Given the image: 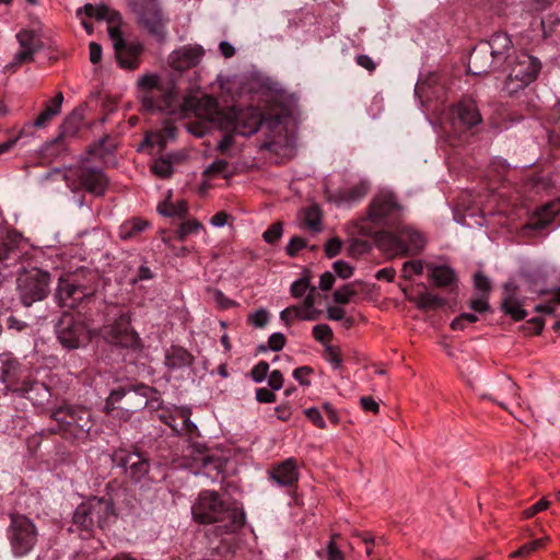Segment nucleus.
I'll list each match as a JSON object with an SVG mask.
<instances>
[{
    "instance_id": "nucleus-1",
    "label": "nucleus",
    "mask_w": 560,
    "mask_h": 560,
    "mask_svg": "<svg viewBox=\"0 0 560 560\" xmlns=\"http://www.w3.org/2000/svg\"><path fill=\"white\" fill-rule=\"evenodd\" d=\"M191 514L200 524L220 523L224 533L242 527L245 515L237 508L226 505L218 492L203 490L191 506Z\"/></svg>"
},
{
    "instance_id": "nucleus-2",
    "label": "nucleus",
    "mask_w": 560,
    "mask_h": 560,
    "mask_svg": "<svg viewBox=\"0 0 560 560\" xmlns=\"http://www.w3.org/2000/svg\"><path fill=\"white\" fill-rule=\"evenodd\" d=\"M116 509L110 498H90L82 502L73 513V525L91 535L94 528H104L115 522Z\"/></svg>"
},
{
    "instance_id": "nucleus-3",
    "label": "nucleus",
    "mask_w": 560,
    "mask_h": 560,
    "mask_svg": "<svg viewBox=\"0 0 560 560\" xmlns=\"http://www.w3.org/2000/svg\"><path fill=\"white\" fill-rule=\"evenodd\" d=\"M62 177L72 191L83 189L95 197L103 196L109 183L102 168L88 164L67 167Z\"/></svg>"
},
{
    "instance_id": "nucleus-4",
    "label": "nucleus",
    "mask_w": 560,
    "mask_h": 560,
    "mask_svg": "<svg viewBox=\"0 0 560 560\" xmlns=\"http://www.w3.org/2000/svg\"><path fill=\"white\" fill-rule=\"evenodd\" d=\"M51 418L58 425V431L74 439L85 438L93 427L91 410L80 406H62L54 410Z\"/></svg>"
},
{
    "instance_id": "nucleus-5",
    "label": "nucleus",
    "mask_w": 560,
    "mask_h": 560,
    "mask_svg": "<svg viewBox=\"0 0 560 560\" xmlns=\"http://www.w3.org/2000/svg\"><path fill=\"white\" fill-rule=\"evenodd\" d=\"M541 68L540 61L526 52H520L510 61V71L503 90L513 95L536 80Z\"/></svg>"
},
{
    "instance_id": "nucleus-6",
    "label": "nucleus",
    "mask_w": 560,
    "mask_h": 560,
    "mask_svg": "<svg viewBox=\"0 0 560 560\" xmlns=\"http://www.w3.org/2000/svg\"><path fill=\"white\" fill-rule=\"evenodd\" d=\"M128 7L141 27L159 39L165 38L167 19L160 0H129Z\"/></svg>"
},
{
    "instance_id": "nucleus-7",
    "label": "nucleus",
    "mask_w": 560,
    "mask_h": 560,
    "mask_svg": "<svg viewBox=\"0 0 560 560\" xmlns=\"http://www.w3.org/2000/svg\"><path fill=\"white\" fill-rule=\"evenodd\" d=\"M50 275L38 268L23 270L16 279V289L24 306L45 300L50 292Z\"/></svg>"
},
{
    "instance_id": "nucleus-8",
    "label": "nucleus",
    "mask_w": 560,
    "mask_h": 560,
    "mask_svg": "<svg viewBox=\"0 0 560 560\" xmlns=\"http://www.w3.org/2000/svg\"><path fill=\"white\" fill-rule=\"evenodd\" d=\"M153 393L154 388L142 384L112 390L106 399L105 410L109 413L119 409L129 416L145 408Z\"/></svg>"
},
{
    "instance_id": "nucleus-9",
    "label": "nucleus",
    "mask_w": 560,
    "mask_h": 560,
    "mask_svg": "<svg viewBox=\"0 0 560 560\" xmlns=\"http://www.w3.org/2000/svg\"><path fill=\"white\" fill-rule=\"evenodd\" d=\"M402 206L389 190L378 191L371 200L368 220L378 226H395L401 217Z\"/></svg>"
},
{
    "instance_id": "nucleus-10",
    "label": "nucleus",
    "mask_w": 560,
    "mask_h": 560,
    "mask_svg": "<svg viewBox=\"0 0 560 560\" xmlns=\"http://www.w3.org/2000/svg\"><path fill=\"white\" fill-rule=\"evenodd\" d=\"M8 528V539L15 557L30 553L37 541V529L28 517L21 514H11Z\"/></svg>"
},
{
    "instance_id": "nucleus-11",
    "label": "nucleus",
    "mask_w": 560,
    "mask_h": 560,
    "mask_svg": "<svg viewBox=\"0 0 560 560\" xmlns=\"http://www.w3.org/2000/svg\"><path fill=\"white\" fill-rule=\"evenodd\" d=\"M261 122V113L253 107L229 108L225 113L219 115V128L221 130H232L243 137L256 133Z\"/></svg>"
},
{
    "instance_id": "nucleus-12",
    "label": "nucleus",
    "mask_w": 560,
    "mask_h": 560,
    "mask_svg": "<svg viewBox=\"0 0 560 560\" xmlns=\"http://www.w3.org/2000/svg\"><path fill=\"white\" fill-rule=\"evenodd\" d=\"M101 336L110 345L137 349L140 347V337L131 327V316L121 312L101 328Z\"/></svg>"
},
{
    "instance_id": "nucleus-13",
    "label": "nucleus",
    "mask_w": 560,
    "mask_h": 560,
    "mask_svg": "<svg viewBox=\"0 0 560 560\" xmlns=\"http://www.w3.org/2000/svg\"><path fill=\"white\" fill-rule=\"evenodd\" d=\"M56 334L67 349H78L90 340V330L80 315L63 314L56 326Z\"/></svg>"
},
{
    "instance_id": "nucleus-14",
    "label": "nucleus",
    "mask_w": 560,
    "mask_h": 560,
    "mask_svg": "<svg viewBox=\"0 0 560 560\" xmlns=\"http://www.w3.org/2000/svg\"><path fill=\"white\" fill-rule=\"evenodd\" d=\"M114 462L133 483L144 487L150 481V462L142 453L119 451Z\"/></svg>"
},
{
    "instance_id": "nucleus-15",
    "label": "nucleus",
    "mask_w": 560,
    "mask_h": 560,
    "mask_svg": "<svg viewBox=\"0 0 560 560\" xmlns=\"http://www.w3.org/2000/svg\"><path fill=\"white\" fill-rule=\"evenodd\" d=\"M18 362L15 361L8 363V366L2 373L3 383H8L14 393L25 397L32 401L33 405H43L50 396L48 387L42 382L32 380H25L20 385H15L13 372Z\"/></svg>"
},
{
    "instance_id": "nucleus-16",
    "label": "nucleus",
    "mask_w": 560,
    "mask_h": 560,
    "mask_svg": "<svg viewBox=\"0 0 560 560\" xmlns=\"http://www.w3.org/2000/svg\"><path fill=\"white\" fill-rule=\"evenodd\" d=\"M388 249L395 255L413 256L419 254L425 245V238L421 233L411 228H402L398 234L388 233Z\"/></svg>"
},
{
    "instance_id": "nucleus-17",
    "label": "nucleus",
    "mask_w": 560,
    "mask_h": 560,
    "mask_svg": "<svg viewBox=\"0 0 560 560\" xmlns=\"http://www.w3.org/2000/svg\"><path fill=\"white\" fill-rule=\"evenodd\" d=\"M180 112L187 116L188 113H192L195 116L206 118L217 122L219 126V115L225 113V110L218 109V102L210 95H189L186 96L182 104H179Z\"/></svg>"
},
{
    "instance_id": "nucleus-18",
    "label": "nucleus",
    "mask_w": 560,
    "mask_h": 560,
    "mask_svg": "<svg viewBox=\"0 0 560 560\" xmlns=\"http://www.w3.org/2000/svg\"><path fill=\"white\" fill-rule=\"evenodd\" d=\"M16 40L21 50L14 55L10 67H19L22 63L31 62L34 55L43 49L42 38L36 31L24 28L16 34Z\"/></svg>"
},
{
    "instance_id": "nucleus-19",
    "label": "nucleus",
    "mask_w": 560,
    "mask_h": 560,
    "mask_svg": "<svg viewBox=\"0 0 560 560\" xmlns=\"http://www.w3.org/2000/svg\"><path fill=\"white\" fill-rule=\"evenodd\" d=\"M450 121L455 132L462 131L480 124L481 115L472 101H463L451 109Z\"/></svg>"
},
{
    "instance_id": "nucleus-20",
    "label": "nucleus",
    "mask_w": 560,
    "mask_h": 560,
    "mask_svg": "<svg viewBox=\"0 0 560 560\" xmlns=\"http://www.w3.org/2000/svg\"><path fill=\"white\" fill-rule=\"evenodd\" d=\"M205 56V49L200 45H185L168 56L170 67L178 72L186 71L199 65Z\"/></svg>"
},
{
    "instance_id": "nucleus-21",
    "label": "nucleus",
    "mask_w": 560,
    "mask_h": 560,
    "mask_svg": "<svg viewBox=\"0 0 560 560\" xmlns=\"http://www.w3.org/2000/svg\"><path fill=\"white\" fill-rule=\"evenodd\" d=\"M501 66L497 62L495 57L492 56V50H489V46L482 43H479L472 49L468 59V71L474 75L487 74Z\"/></svg>"
},
{
    "instance_id": "nucleus-22",
    "label": "nucleus",
    "mask_w": 560,
    "mask_h": 560,
    "mask_svg": "<svg viewBox=\"0 0 560 560\" xmlns=\"http://www.w3.org/2000/svg\"><path fill=\"white\" fill-rule=\"evenodd\" d=\"M269 478L280 487H293L299 480L298 463L290 457L268 470Z\"/></svg>"
},
{
    "instance_id": "nucleus-23",
    "label": "nucleus",
    "mask_w": 560,
    "mask_h": 560,
    "mask_svg": "<svg viewBox=\"0 0 560 560\" xmlns=\"http://www.w3.org/2000/svg\"><path fill=\"white\" fill-rule=\"evenodd\" d=\"M370 183L368 180H360L347 189H339L329 196V200L337 207H350L361 199H363L369 190Z\"/></svg>"
},
{
    "instance_id": "nucleus-24",
    "label": "nucleus",
    "mask_w": 560,
    "mask_h": 560,
    "mask_svg": "<svg viewBox=\"0 0 560 560\" xmlns=\"http://www.w3.org/2000/svg\"><path fill=\"white\" fill-rule=\"evenodd\" d=\"M89 294L90 292L86 290V288L78 284L73 279H59L56 296L61 304L72 306L74 303L81 301Z\"/></svg>"
},
{
    "instance_id": "nucleus-25",
    "label": "nucleus",
    "mask_w": 560,
    "mask_h": 560,
    "mask_svg": "<svg viewBox=\"0 0 560 560\" xmlns=\"http://www.w3.org/2000/svg\"><path fill=\"white\" fill-rule=\"evenodd\" d=\"M154 102L151 106H143L147 110L154 112L160 110L167 114H174L176 112L177 96L175 93L174 85L171 83L162 84L154 90Z\"/></svg>"
},
{
    "instance_id": "nucleus-26",
    "label": "nucleus",
    "mask_w": 560,
    "mask_h": 560,
    "mask_svg": "<svg viewBox=\"0 0 560 560\" xmlns=\"http://www.w3.org/2000/svg\"><path fill=\"white\" fill-rule=\"evenodd\" d=\"M501 308L514 320H521L527 315L526 311L522 308L517 296V287L513 282H508L503 287Z\"/></svg>"
},
{
    "instance_id": "nucleus-27",
    "label": "nucleus",
    "mask_w": 560,
    "mask_h": 560,
    "mask_svg": "<svg viewBox=\"0 0 560 560\" xmlns=\"http://www.w3.org/2000/svg\"><path fill=\"white\" fill-rule=\"evenodd\" d=\"M82 121L83 112L81 109H74L61 125L59 136L46 144L45 151H49L52 147L59 145L65 138L74 137L79 131Z\"/></svg>"
},
{
    "instance_id": "nucleus-28",
    "label": "nucleus",
    "mask_w": 560,
    "mask_h": 560,
    "mask_svg": "<svg viewBox=\"0 0 560 560\" xmlns=\"http://www.w3.org/2000/svg\"><path fill=\"white\" fill-rule=\"evenodd\" d=\"M560 212V200H553L541 208H539L534 217L530 219L529 223L526 224V229L530 230H542L545 229L553 218Z\"/></svg>"
},
{
    "instance_id": "nucleus-29",
    "label": "nucleus",
    "mask_w": 560,
    "mask_h": 560,
    "mask_svg": "<svg viewBox=\"0 0 560 560\" xmlns=\"http://www.w3.org/2000/svg\"><path fill=\"white\" fill-rule=\"evenodd\" d=\"M84 13L88 18L96 19L97 21H107V23L120 22L121 15L118 11L110 9L106 4H97L93 5L91 3H86L84 7L79 8L77 10V14L80 15Z\"/></svg>"
},
{
    "instance_id": "nucleus-30",
    "label": "nucleus",
    "mask_w": 560,
    "mask_h": 560,
    "mask_svg": "<svg viewBox=\"0 0 560 560\" xmlns=\"http://www.w3.org/2000/svg\"><path fill=\"white\" fill-rule=\"evenodd\" d=\"M192 362V354L183 347L172 346L165 352V365L170 370L188 368Z\"/></svg>"
},
{
    "instance_id": "nucleus-31",
    "label": "nucleus",
    "mask_w": 560,
    "mask_h": 560,
    "mask_svg": "<svg viewBox=\"0 0 560 560\" xmlns=\"http://www.w3.org/2000/svg\"><path fill=\"white\" fill-rule=\"evenodd\" d=\"M21 258V250L15 240L7 237L0 241V276L3 270L13 266Z\"/></svg>"
},
{
    "instance_id": "nucleus-32",
    "label": "nucleus",
    "mask_w": 560,
    "mask_h": 560,
    "mask_svg": "<svg viewBox=\"0 0 560 560\" xmlns=\"http://www.w3.org/2000/svg\"><path fill=\"white\" fill-rule=\"evenodd\" d=\"M143 46L141 43H129L124 42V46L119 48V51H115L117 59L122 68L136 69L139 65L138 57L142 52Z\"/></svg>"
},
{
    "instance_id": "nucleus-33",
    "label": "nucleus",
    "mask_w": 560,
    "mask_h": 560,
    "mask_svg": "<svg viewBox=\"0 0 560 560\" xmlns=\"http://www.w3.org/2000/svg\"><path fill=\"white\" fill-rule=\"evenodd\" d=\"M489 46V50H492V56L495 57L497 62L503 65L506 60V52L512 46V40L505 33H495L489 40L481 42Z\"/></svg>"
},
{
    "instance_id": "nucleus-34",
    "label": "nucleus",
    "mask_w": 560,
    "mask_h": 560,
    "mask_svg": "<svg viewBox=\"0 0 560 560\" xmlns=\"http://www.w3.org/2000/svg\"><path fill=\"white\" fill-rule=\"evenodd\" d=\"M63 102V94L58 92L52 100L46 105V107L39 113L37 118L33 121V126L36 128H44L51 120V118L61 112V105Z\"/></svg>"
},
{
    "instance_id": "nucleus-35",
    "label": "nucleus",
    "mask_w": 560,
    "mask_h": 560,
    "mask_svg": "<svg viewBox=\"0 0 560 560\" xmlns=\"http://www.w3.org/2000/svg\"><path fill=\"white\" fill-rule=\"evenodd\" d=\"M160 78L156 74H145L138 80V86L142 90L141 103L142 106H151L154 102L155 89L161 86Z\"/></svg>"
},
{
    "instance_id": "nucleus-36",
    "label": "nucleus",
    "mask_w": 560,
    "mask_h": 560,
    "mask_svg": "<svg viewBox=\"0 0 560 560\" xmlns=\"http://www.w3.org/2000/svg\"><path fill=\"white\" fill-rule=\"evenodd\" d=\"M427 268L430 270V278L438 287H448L456 281V273L450 266L429 264Z\"/></svg>"
},
{
    "instance_id": "nucleus-37",
    "label": "nucleus",
    "mask_w": 560,
    "mask_h": 560,
    "mask_svg": "<svg viewBox=\"0 0 560 560\" xmlns=\"http://www.w3.org/2000/svg\"><path fill=\"white\" fill-rule=\"evenodd\" d=\"M149 226V222L142 218H131L122 222L118 230L121 240L128 241L136 238Z\"/></svg>"
},
{
    "instance_id": "nucleus-38",
    "label": "nucleus",
    "mask_w": 560,
    "mask_h": 560,
    "mask_svg": "<svg viewBox=\"0 0 560 560\" xmlns=\"http://www.w3.org/2000/svg\"><path fill=\"white\" fill-rule=\"evenodd\" d=\"M491 387L494 389L497 397H518V387L516 383L508 375L498 376L492 381Z\"/></svg>"
},
{
    "instance_id": "nucleus-39",
    "label": "nucleus",
    "mask_w": 560,
    "mask_h": 560,
    "mask_svg": "<svg viewBox=\"0 0 560 560\" xmlns=\"http://www.w3.org/2000/svg\"><path fill=\"white\" fill-rule=\"evenodd\" d=\"M179 160L180 155L178 153H168L155 160L151 165V171L158 177L167 178L173 173V163Z\"/></svg>"
},
{
    "instance_id": "nucleus-40",
    "label": "nucleus",
    "mask_w": 560,
    "mask_h": 560,
    "mask_svg": "<svg viewBox=\"0 0 560 560\" xmlns=\"http://www.w3.org/2000/svg\"><path fill=\"white\" fill-rule=\"evenodd\" d=\"M409 300L422 311L436 310L445 304V300L443 298L427 291L421 292L418 296L410 298Z\"/></svg>"
},
{
    "instance_id": "nucleus-41",
    "label": "nucleus",
    "mask_w": 560,
    "mask_h": 560,
    "mask_svg": "<svg viewBox=\"0 0 560 560\" xmlns=\"http://www.w3.org/2000/svg\"><path fill=\"white\" fill-rule=\"evenodd\" d=\"M158 211L165 217H183L188 211V206L185 200H178L176 203L165 201L160 203Z\"/></svg>"
},
{
    "instance_id": "nucleus-42",
    "label": "nucleus",
    "mask_w": 560,
    "mask_h": 560,
    "mask_svg": "<svg viewBox=\"0 0 560 560\" xmlns=\"http://www.w3.org/2000/svg\"><path fill=\"white\" fill-rule=\"evenodd\" d=\"M305 225L315 233L322 230V212L318 207L313 206L305 211Z\"/></svg>"
},
{
    "instance_id": "nucleus-43",
    "label": "nucleus",
    "mask_w": 560,
    "mask_h": 560,
    "mask_svg": "<svg viewBox=\"0 0 560 560\" xmlns=\"http://www.w3.org/2000/svg\"><path fill=\"white\" fill-rule=\"evenodd\" d=\"M120 24H121V21L113 22V23H108V27H107V32H108L110 39L113 40L115 51H119V48H121L124 46V42H125L121 31H120Z\"/></svg>"
},
{
    "instance_id": "nucleus-44",
    "label": "nucleus",
    "mask_w": 560,
    "mask_h": 560,
    "mask_svg": "<svg viewBox=\"0 0 560 560\" xmlns=\"http://www.w3.org/2000/svg\"><path fill=\"white\" fill-rule=\"evenodd\" d=\"M269 322V313L265 308H259L247 316V323L256 328H264Z\"/></svg>"
},
{
    "instance_id": "nucleus-45",
    "label": "nucleus",
    "mask_w": 560,
    "mask_h": 560,
    "mask_svg": "<svg viewBox=\"0 0 560 560\" xmlns=\"http://www.w3.org/2000/svg\"><path fill=\"white\" fill-rule=\"evenodd\" d=\"M560 306V288L555 291L551 295V299L547 301L545 304H540L536 306V311L544 312L547 314H555Z\"/></svg>"
},
{
    "instance_id": "nucleus-46",
    "label": "nucleus",
    "mask_w": 560,
    "mask_h": 560,
    "mask_svg": "<svg viewBox=\"0 0 560 560\" xmlns=\"http://www.w3.org/2000/svg\"><path fill=\"white\" fill-rule=\"evenodd\" d=\"M142 145H150V147H159L160 150H163L166 145V139L164 136V131H153L149 132L143 141Z\"/></svg>"
},
{
    "instance_id": "nucleus-47",
    "label": "nucleus",
    "mask_w": 560,
    "mask_h": 560,
    "mask_svg": "<svg viewBox=\"0 0 560 560\" xmlns=\"http://www.w3.org/2000/svg\"><path fill=\"white\" fill-rule=\"evenodd\" d=\"M355 294V290L351 284H346L336 290L332 294L334 301L338 304H348L351 298Z\"/></svg>"
},
{
    "instance_id": "nucleus-48",
    "label": "nucleus",
    "mask_w": 560,
    "mask_h": 560,
    "mask_svg": "<svg viewBox=\"0 0 560 560\" xmlns=\"http://www.w3.org/2000/svg\"><path fill=\"white\" fill-rule=\"evenodd\" d=\"M283 228L281 222L271 224L262 234L264 241L275 244L282 235Z\"/></svg>"
},
{
    "instance_id": "nucleus-49",
    "label": "nucleus",
    "mask_w": 560,
    "mask_h": 560,
    "mask_svg": "<svg viewBox=\"0 0 560 560\" xmlns=\"http://www.w3.org/2000/svg\"><path fill=\"white\" fill-rule=\"evenodd\" d=\"M201 229V223L196 220L186 221L180 224L177 236L180 241H184L188 235L197 233Z\"/></svg>"
},
{
    "instance_id": "nucleus-50",
    "label": "nucleus",
    "mask_w": 560,
    "mask_h": 560,
    "mask_svg": "<svg viewBox=\"0 0 560 560\" xmlns=\"http://www.w3.org/2000/svg\"><path fill=\"white\" fill-rule=\"evenodd\" d=\"M285 345V337L282 332H275L268 339V347L260 346L261 351L270 349L272 351H280Z\"/></svg>"
},
{
    "instance_id": "nucleus-51",
    "label": "nucleus",
    "mask_w": 560,
    "mask_h": 560,
    "mask_svg": "<svg viewBox=\"0 0 560 560\" xmlns=\"http://www.w3.org/2000/svg\"><path fill=\"white\" fill-rule=\"evenodd\" d=\"M423 265L421 260H409L402 266V276L405 279H410L412 275H421Z\"/></svg>"
},
{
    "instance_id": "nucleus-52",
    "label": "nucleus",
    "mask_w": 560,
    "mask_h": 560,
    "mask_svg": "<svg viewBox=\"0 0 560 560\" xmlns=\"http://www.w3.org/2000/svg\"><path fill=\"white\" fill-rule=\"evenodd\" d=\"M269 364L265 361L257 363L250 371L252 378L255 383H261L267 377Z\"/></svg>"
},
{
    "instance_id": "nucleus-53",
    "label": "nucleus",
    "mask_w": 560,
    "mask_h": 560,
    "mask_svg": "<svg viewBox=\"0 0 560 560\" xmlns=\"http://www.w3.org/2000/svg\"><path fill=\"white\" fill-rule=\"evenodd\" d=\"M294 317L300 320H315L317 319L318 312L316 310L308 308L304 305L293 306Z\"/></svg>"
},
{
    "instance_id": "nucleus-54",
    "label": "nucleus",
    "mask_w": 560,
    "mask_h": 560,
    "mask_svg": "<svg viewBox=\"0 0 560 560\" xmlns=\"http://www.w3.org/2000/svg\"><path fill=\"white\" fill-rule=\"evenodd\" d=\"M310 282L307 278H300L295 280L290 288L291 294L294 298L303 296L310 290Z\"/></svg>"
},
{
    "instance_id": "nucleus-55",
    "label": "nucleus",
    "mask_w": 560,
    "mask_h": 560,
    "mask_svg": "<svg viewBox=\"0 0 560 560\" xmlns=\"http://www.w3.org/2000/svg\"><path fill=\"white\" fill-rule=\"evenodd\" d=\"M325 359L335 368L339 369L341 366V355L338 348L334 346H326L325 349Z\"/></svg>"
},
{
    "instance_id": "nucleus-56",
    "label": "nucleus",
    "mask_w": 560,
    "mask_h": 560,
    "mask_svg": "<svg viewBox=\"0 0 560 560\" xmlns=\"http://www.w3.org/2000/svg\"><path fill=\"white\" fill-rule=\"evenodd\" d=\"M313 336L317 341L324 342L332 337V330L326 324L315 325L313 327Z\"/></svg>"
},
{
    "instance_id": "nucleus-57",
    "label": "nucleus",
    "mask_w": 560,
    "mask_h": 560,
    "mask_svg": "<svg viewBox=\"0 0 560 560\" xmlns=\"http://www.w3.org/2000/svg\"><path fill=\"white\" fill-rule=\"evenodd\" d=\"M474 284L477 290H479L482 294L487 295L491 290V283L488 277H486L482 272H477L474 276Z\"/></svg>"
},
{
    "instance_id": "nucleus-58",
    "label": "nucleus",
    "mask_w": 560,
    "mask_h": 560,
    "mask_svg": "<svg viewBox=\"0 0 560 560\" xmlns=\"http://www.w3.org/2000/svg\"><path fill=\"white\" fill-rule=\"evenodd\" d=\"M332 268L338 277L341 279H348L353 273V268L343 260H337L334 262Z\"/></svg>"
},
{
    "instance_id": "nucleus-59",
    "label": "nucleus",
    "mask_w": 560,
    "mask_h": 560,
    "mask_svg": "<svg viewBox=\"0 0 560 560\" xmlns=\"http://www.w3.org/2000/svg\"><path fill=\"white\" fill-rule=\"evenodd\" d=\"M211 292L215 303L220 308L228 310L236 305V302L226 298L222 291L212 290Z\"/></svg>"
},
{
    "instance_id": "nucleus-60",
    "label": "nucleus",
    "mask_w": 560,
    "mask_h": 560,
    "mask_svg": "<svg viewBox=\"0 0 560 560\" xmlns=\"http://www.w3.org/2000/svg\"><path fill=\"white\" fill-rule=\"evenodd\" d=\"M304 413L317 428L324 429L326 427V422L317 408H307Z\"/></svg>"
},
{
    "instance_id": "nucleus-61",
    "label": "nucleus",
    "mask_w": 560,
    "mask_h": 560,
    "mask_svg": "<svg viewBox=\"0 0 560 560\" xmlns=\"http://www.w3.org/2000/svg\"><path fill=\"white\" fill-rule=\"evenodd\" d=\"M469 307L477 313H486L490 311V305L488 303V296L481 294L479 298L474 299L469 303Z\"/></svg>"
},
{
    "instance_id": "nucleus-62",
    "label": "nucleus",
    "mask_w": 560,
    "mask_h": 560,
    "mask_svg": "<svg viewBox=\"0 0 560 560\" xmlns=\"http://www.w3.org/2000/svg\"><path fill=\"white\" fill-rule=\"evenodd\" d=\"M306 247V241L303 237L294 236L290 240L287 246V254L294 257L299 250Z\"/></svg>"
},
{
    "instance_id": "nucleus-63",
    "label": "nucleus",
    "mask_w": 560,
    "mask_h": 560,
    "mask_svg": "<svg viewBox=\"0 0 560 560\" xmlns=\"http://www.w3.org/2000/svg\"><path fill=\"white\" fill-rule=\"evenodd\" d=\"M191 560H225V557L220 548H212L202 555H196Z\"/></svg>"
},
{
    "instance_id": "nucleus-64",
    "label": "nucleus",
    "mask_w": 560,
    "mask_h": 560,
    "mask_svg": "<svg viewBox=\"0 0 560 560\" xmlns=\"http://www.w3.org/2000/svg\"><path fill=\"white\" fill-rule=\"evenodd\" d=\"M549 504H550V502L548 500H546V499L539 500L534 505H532L528 509L524 510V512H523L524 517H526V518L533 517L537 513L548 509Z\"/></svg>"
}]
</instances>
